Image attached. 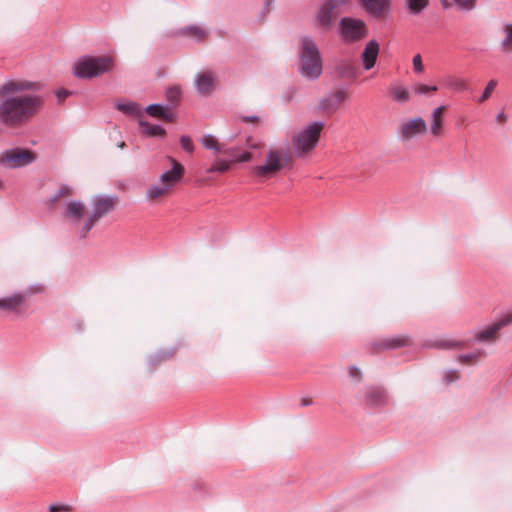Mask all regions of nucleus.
Returning <instances> with one entry per match:
<instances>
[{"instance_id": "f257e3e1", "label": "nucleus", "mask_w": 512, "mask_h": 512, "mask_svg": "<svg viewBox=\"0 0 512 512\" xmlns=\"http://www.w3.org/2000/svg\"><path fill=\"white\" fill-rule=\"evenodd\" d=\"M34 84L28 81L8 80L0 85V122L10 128H19L28 123L42 108L44 100L36 94H15L31 90Z\"/></svg>"}, {"instance_id": "f03ea898", "label": "nucleus", "mask_w": 512, "mask_h": 512, "mask_svg": "<svg viewBox=\"0 0 512 512\" xmlns=\"http://www.w3.org/2000/svg\"><path fill=\"white\" fill-rule=\"evenodd\" d=\"M119 198L115 195H97L92 199L91 211L81 201L66 203V223L79 239H84L93 226L115 210Z\"/></svg>"}, {"instance_id": "7ed1b4c3", "label": "nucleus", "mask_w": 512, "mask_h": 512, "mask_svg": "<svg viewBox=\"0 0 512 512\" xmlns=\"http://www.w3.org/2000/svg\"><path fill=\"white\" fill-rule=\"evenodd\" d=\"M291 162L292 157L288 151L271 147L265 152L264 162L252 168V174L264 182L275 177Z\"/></svg>"}, {"instance_id": "20e7f679", "label": "nucleus", "mask_w": 512, "mask_h": 512, "mask_svg": "<svg viewBox=\"0 0 512 512\" xmlns=\"http://www.w3.org/2000/svg\"><path fill=\"white\" fill-rule=\"evenodd\" d=\"M173 167L160 176V182L149 186L146 190V199L157 203L165 200L172 193L173 188L180 182L184 175V167L174 159H171Z\"/></svg>"}, {"instance_id": "39448f33", "label": "nucleus", "mask_w": 512, "mask_h": 512, "mask_svg": "<svg viewBox=\"0 0 512 512\" xmlns=\"http://www.w3.org/2000/svg\"><path fill=\"white\" fill-rule=\"evenodd\" d=\"M300 73L309 79H317L322 73L319 49L310 37H303L299 44Z\"/></svg>"}, {"instance_id": "423d86ee", "label": "nucleus", "mask_w": 512, "mask_h": 512, "mask_svg": "<svg viewBox=\"0 0 512 512\" xmlns=\"http://www.w3.org/2000/svg\"><path fill=\"white\" fill-rule=\"evenodd\" d=\"M324 128L322 122H313L292 136V147L296 154L304 156L310 153L318 144Z\"/></svg>"}, {"instance_id": "0eeeda50", "label": "nucleus", "mask_w": 512, "mask_h": 512, "mask_svg": "<svg viewBox=\"0 0 512 512\" xmlns=\"http://www.w3.org/2000/svg\"><path fill=\"white\" fill-rule=\"evenodd\" d=\"M113 58L109 56L84 57L74 65V74L79 78L91 79L113 69Z\"/></svg>"}, {"instance_id": "6e6552de", "label": "nucleus", "mask_w": 512, "mask_h": 512, "mask_svg": "<svg viewBox=\"0 0 512 512\" xmlns=\"http://www.w3.org/2000/svg\"><path fill=\"white\" fill-rule=\"evenodd\" d=\"M340 35L344 42L353 43L367 37L368 28L363 20L344 17L339 22Z\"/></svg>"}, {"instance_id": "1a4fd4ad", "label": "nucleus", "mask_w": 512, "mask_h": 512, "mask_svg": "<svg viewBox=\"0 0 512 512\" xmlns=\"http://www.w3.org/2000/svg\"><path fill=\"white\" fill-rule=\"evenodd\" d=\"M36 155L29 149L13 148L0 155V163L9 168L16 169L32 164Z\"/></svg>"}, {"instance_id": "9d476101", "label": "nucleus", "mask_w": 512, "mask_h": 512, "mask_svg": "<svg viewBox=\"0 0 512 512\" xmlns=\"http://www.w3.org/2000/svg\"><path fill=\"white\" fill-rule=\"evenodd\" d=\"M512 323V311L502 316L486 329L478 332L475 339L480 342H495L499 338V331Z\"/></svg>"}, {"instance_id": "9b49d317", "label": "nucleus", "mask_w": 512, "mask_h": 512, "mask_svg": "<svg viewBox=\"0 0 512 512\" xmlns=\"http://www.w3.org/2000/svg\"><path fill=\"white\" fill-rule=\"evenodd\" d=\"M427 132V124L421 117H416L403 122L399 128L402 140L408 141Z\"/></svg>"}, {"instance_id": "f8f14e48", "label": "nucleus", "mask_w": 512, "mask_h": 512, "mask_svg": "<svg viewBox=\"0 0 512 512\" xmlns=\"http://www.w3.org/2000/svg\"><path fill=\"white\" fill-rule=\"evenodd\" d=\"M412 340L408 335H396L385 337L372 344L373 351L379 353L385 350L399 349L411 345Z\"/></svg>"}, {"instance_id": "ddd939ff", "label": "nucleus", "mask_w": 512, "mask_h": 512, "mask_svg": "<svg viewBox=\"0 0 512 512\" xmlns=\"http://www.w3.org/2000/svg\"><path fill=\"white\" fill-rule=\"evenodd\" d=\"M364 399L366 405L372 408L384 407L389 401L386 389L379 386L367 388Z\"/></svg>"}, {"instance_id": "4468645a", "label": "nucleus", "mask_w": 512, "mask_h": 512, "mask_svg": "<svg viewBox=\"0 0 512 512\" xmlns=\"http://www.w3.org/2000/svg\"><path fill=\"white\" fill-rule=\"evenodd\" d=\"M195 86L198 93L209 95L215 88V75L211 71L201 72L195 77Z\"/></svg>"}, {"instance_id": "2eb2a0df", "label": "nucleus", "mask_w": 512, "mask_h": 512, "mask_svg": "<svg viewBox=\"0 0 512 512\" xmlns=\"http://www.w3.org/2000/svg\"><path fill=\"white\" fill-rule=\"evenodd\" d=\"M446 110L447 107L441 105L431 112L430 132L434 137H440L443 134L444 114Z\"/></svg>"}, {"instance_id": "dca6fc26", "label": "nucleus", "mask_w": 512, "mask_h": 512, "mask_svg": "<svg viewBox=\"0 0 512 512\" xmlns=\"http://www.w3.org/2000/svg\"><path fill=\"white\" fill-rule=\"evenodd\" d=\"M25 301L26 295L23 293H16L9 297L0 298V310L19 313Z\"/></svg>"}, {"instance_id": "f3484780", "label": "nucleus", "mask_w": 512, "mask_h": 512, "mask_svg": "<svg viewBox=\"0 0 512 512\" xmlns=\"http://www.w3.org/2000/svg\"><path fill=\"white\" fill-rule=\"evenodd\" d=\"M379 54V44L375 40H370L363 52H362V61L363 66L366 70H370L376 63L377 57Z\"/></svg>"}, {"instance_id": "a211bd4d", "label": "nucleus", "mask_w": 512, "mask_h": 512, "mask_svg": "<svg viewBox=\"0 0 512 512\" xmlns=\"http://www.w3.org/2000/svg\"><path fill=\"white\" fill-rule=\"evenodd\" d=\"M362 7L370 14L380 16L389 7V0H360Z\"/></svg>"}, {"instance_id": "6ab92c4d", "label": "nucleus", "mask_w": 512, "mask_h": 512, "mask_svg": "<svg viewBox=\"0 0 512 512\" xmlns=\"http://www.w3.org/2000/svg\"><path fill=\"white\" fill-rule=\"evenodd\" d=\"M64 198V184H60L56 191L43 201V208L47 212H54Z\"/></svg>"}, {"instance_id": "aec40b11", "label": "nucleus", "mask_w": 512, "mask_h": 512, "mask_svg": "<svg viewBox=\"0 0 512 512\" xmlns=\"http://www.w3.org/2000/svg\"><path fill=\"white\" fill-rule=\"evenodd\" d=\"M146 113L152 117L162 119L167 122L173 120V113L171 109L159 104H151L147 106Z\"/></svg>"}, {"instance_id": "412c9836", "label": "nucleus", "mask_w": 512, "mask_h": 512, "mask_svg": "<svg viewBox=\"0 0 512 512\" xmlns=\"http://www.w3.org/2000/svg\"><path fill=\"white\" fill-rule=\"evenodd\" d=\"M201 144L209 150L214 151L216 154L224 153L227 155H232V149H224V145L221 144L216 137L213 135H204L201 139Z\"/></svg>"}, {"instance_id": "4be33fe9", "label": "nucleus", "mask_w": 512, "mask_h": 512, "mask_svg": "<svg viewBox=\"0 0 512 512\" xmlns=\"http://www.w3.org/2000/svg\"><path fill=\"white\" fill-rule=\"evenodd\" d=\"M336 73L345 79H354L356 77V67L350 60H341L336 65Z\"/></svg>"}, {"instance_id": "5701e85b", "label": "nucleus", "mask_w": 512, "mask_h": 512, "mask_svg": "<svg viewBox=\"0 0 512 512\" xmlns=\"http://www.w3.org/2000/svg\"><path fill=\"white\" fill-rule=\"evenodd\" d=\"M336 17V14H334L333 11L328 9L327 4L324 2L317 14V21L321 27L329 29Z\"/></svg>"}, {"instance_id": "b1692460", "label": "nucleus", "mask_w": 512, "mask_h": 512, "mask_svg": "<svg viewBox=\"0 0 512 512\" xmlns=\"http://www.w3.org/2000/svg\"><path fill=\"white\" fill-rule=\"evenodd\" d=\"M179 35L188 36L197 41H204L207 38L208 33L200 26L191 25L180 29Z\"/></svg>"}, {"instance_id": "393cba45", "label": "nucleus", "mask_w": 512, "mask_h": 512, "mask_svg": "<svg viewBox=\"0 0 512 512\" xmlns=\"http://www.w3.org/2000/svg\"><path fill=\"white\" fill-rule=\"evenodd\" d=\"M443 85L454 91H464L468 88L467 81L461 77L448 75L443 79Z\"/></svg>"}, {"instance_id": "a878e982", "label": "nucleus", "mask_w": 512, "mask_h": 512, "mask_svg": "<svg viewBox=\"0 0 512 512\" xmlns=\"http://www.w3.org/2000/svg\"><path fill=\"white\" fill-rule=\"evenodd\" d=\"M389 94L394 101L402 104L407 103L411 98V94L407 88L397 85L389 88Z\"/></svg>"}, {"instance_id": "bb28decb", "label": "nucleus", "mask_w": 512, "mask_h": 512, "mask_svg": "<svg viewBox=\"0 0 512 512\" xmlns=\"http://www.w3.org/2000/svg\"><path fill=\"white\" fill-rule=\"evenodd\" d=\"M142 132L148 136H164L165 130L159 125L150 124L149 122L140 120Z\"/></svg>"}, {"instance_id": "cd10ccee", "label": "nucleus", "mask_w": 512, "mask_h": 512, "mask_svg": "<svg viewBox=\"0 0 512 512\" xmlns=\"http://www.w3.org/2000/svg\"><path fill=\"white\" fill-rule=\"evenodd\" d=\"M405 3L410 13L417 15L429 5V0H405Z\"/></svg>"}, {"instance_id": "c85d7f7f", "label": "nucleus", "mask_w": 512, "mask_h": 512, "mask_svg": "<svg viewBox=\"0 0 512 512\" xmlns=\"http://www.w3.org/2000/svg\"><path fill=\"white\" fill-rule=\"evenodd\" d=\"M504 39L501 42V48L505 53L512 52V24H506L503 28Z\"/></svg>"}, {"instance_id": "c756f323", "label": "nucleus", "mask_w": 512, "mask_h": 512, "mask_svg": "<svg viewBox=\"0 0 512 512\" xmlns=\"http://www.w3.org/2000/svg\"><path fill=\"white\" fill-rule=\"evenodd\" d=\"M324 2L336 16L342 12L344 7L350 4V0H325Z\"/></svg>"}, {"instance_id": "7c9ffc66", "label": "nucleus", "mask_w": 512, "mask_h": 512, "mask_svg": "<svg viewBox=\"0 0 512 512\" xmlns=\"http://www.w3.org/2000/svg\"><path fill=\"white\" fill-rule=\"evenodd\" d=\"M232 163H233L232 160L231 161H225V160L218 159L208 169V172H210V173H212V172L225 173V172H227L230 169Z\"/></svg>"}, {"instance_id": "2f4dec72", "label": "nucleus", "mask_w": 512, "mask_h": 512, "mask_svg": "<svg viewBox=\"0 0 512 512\" xmlns=\"http://www.w3.org/2000/svg\"><path fill=\"white\" fill-rule=\"evenodd\" d=\"M117 109L129 115L138 113V106L133 102L119 103L117 104Z\"/></svg>"}, {"instance_id": "473e14b6", "label": "nucleus", "mask_w": 512, "mask_h": 512, "mask_svg": "<svg viewBox=\"0 0 512 512\" xmlns=\"http://www.w3.org/2000/svg\"><path fill=\"white\" fill-rule=\"evenodd\" d=\"M496 86H497V81H495V80H490V81L487 83V85H486V87H485V89H484V91H483L482 96L478 99V102H479V103H483V102H485L486 100H488V99L490 98L491 94L493 93V91H494V89H495V87H496Z\"/></svg>"}, {"instance_id": "72a5a7b5", "label": "nucleus", "mask_w": 512, "mask_h": 512, "mask_svg": "<svg viewBox=\"0 0 512 512\" xmlns=\"http://www.w3.org/2000/svg\"><path fill=\"white\" fill-rule=\"evenodd\" d=\"M481 356H482L481 352L471 353V354L459 356L458 360L462 364H474L480 359Z\"/></svg>"}, {"instance_id": "f704fd0d", "label": "nucleus", "mask_w": 512, "mask_h": 512, "mask_svg": "<svg viewBox=\"0 0 512 512\" xmlns=\"http://www.w3.org/2000/svg\"><path fill=\"white\" fill-rule=\"evenodd\" d=\"M462 10L470 11L475 8L477 0H454Z\"/></svg>"}, {"instance_id": "c9c22d12", "label": "nucleus", "mask_w": 512, "mask_h": 512, "mask_svg": "<svg viewBox=\"0 0 512 512\" xmlns=\"http://www.w3.org/2000/svg\"><path fill=\"white\" fill-rule=\"evenodd\" d=\"M436 86H428L425 84H417L414 86V92L417 94H427L429 92H436Z\"/></svg>"}, {"instance_id": "e433bc0d", "label": "nucleus", "mask_w": 512, "mask_h": 512, "mask_svg": "<svg viewBox=\"0 0 512 512\" xmlns=\"http://www.w3.org/2000/svg\"><path fill=\"white\" fill-rule=\"evenodd\" d=\"M180 93L181 92L178 87H171L167 90L166 97L170 102L175 103L178 101Z\"/></svg>"}, {"instance_id": "4c0bfd02", "label": "nucleus", "mask_w": 512, "mask_h": 512, "mask_svg": "<svg viewBox=\"0 0 512 512\" xmlns=\"http://www.w3.org/2000/svg\"><path fill=\"white\" fill-rule=\"evenodd\" d=\"M180 144H181V147L189 152V153H192L193 150H194V144L192 142V139L188 136H182L180 138Z\"/></svg>"}, {"instance_id": "58836bf2", "label": "nucleus", "mask_w": 512, "mask_h": 512, "mask_svg": "<svg viewBox=\"0 0 512 512\" xmlns=\"http://www.w3.org/2000/svg\"><path fill=\"white\" fill-rule=\"evenodd\" d=\"M413 67L416 72H422L424 69L423 64H422V59L419 54H417L413 57Z\"/></svg>"}, {"instance_id": "ea45409f", "label": "nucleus", "mask_w": 512, "mask_h": 512, "mask_svg": "<svg viewBox=\"0 0 512 512\" xmlns=\"http://www.w3.org/2000/svg\"><path fill=\"white\" fill-rule=\"evenodd\" d=\"M252 159V153L244 152L240 156L232 160L233 163L249 162Z\"/></svg>"}, {"instance_id": "a19ab883", "label": "nucleus", "mask_w": 512, "mask_h": 512, "mask_svg": "<svg viewBox=\"0 0 512 512\" xmlns=\"http://www.w3.org/2000/svg\"><path fill=\"white\" fill-rule=\"evenodd\" d=\"M334 98L339 103H342V102L346 101V99L348 98V93L345 90H338L334 94Z\"/></svg>"}, {"instance_id": "79ce46f5", "label": "nucleus", "mask_w": 512, "mask_h": 512, "mask_svg": "<svg viewBox=\"0 0 512 512\" xmlns=\"http://www.w3.org/2000/svg\"><path fill=\"white\" fill-rule=\"evenodd\" d=\"M48 509L50 512L64 511V503L51 504Z\"/></svg>"}, {"instance_id": "37998d69", "label": "nucleus", "mask_w": 512, "mask_h": 512, "mask_svg": "<svg viewBox=\"0 0 512 512\" xmlns=\"http://www.w3.org/2000/svg\"><path fill=\"white\" fill-rule=\"evenodd\" d=\"M241 120L243 122H247V123H258L259 122V118L257 116H243V117H241Z\"/></svg>"}, {"instance_id": "c03bdc74", "label": "nucleus", "mask_w": 512, "mask_h": 512, "mask_svg": "<svg viewBox=\"0 0 512 512\" xmlns=\"http://www.w3.org/2000/svg\"><path fill=\"white\" fill-rule=\"evenodd\" d=\"M56 95H57L59 101H63L64 100V88L63 87L59 88L56 92Z\"/></svg>"}, {"instance_id": "a18cd8bd", "label": "nucleus", "mask_w": 512, "mask_h": 512, "mask_svg": "<svg viewBox=\"0 0 512 512\" xmlns=\"http://www.w3.org/2000/svg\"><path fill=\"white\" fill-rule=\"evenodd\" d=\"M506 120H507V117H506V115L504 113H499L497 115V121L499 123L504 124L506 122Z\"/></svg>"}, {"instance_id": "49530a36", "label": "nucleus", "mask_w": 512, "mask_h": 512, "mask_svg": "<svg viewBox=\"0 0 512 512\" xmlns=\"http://www.w3.org/2000/svg\"><path fill=\"white\" fill-rule=\"evenodd\" d=\"M248 145L251 147V148H257V149H260V148H263L264 147V143H253V142H250L248 141Z\"/></svg>"}, {"instance_id": "de8ad7c7", "label": "nucleus", "mask_w": 512, "mask_h": 512, "mask_svg": "<svg viewBox=\"0 0 512 512\" xmlns=\"http://www.w3.org/2000/svg\"><path fill=\"white\" fill-rule=\"evenodd\" d=\"M361 372L358 368H351L350 369V375L351 376H360Z\"/></svg>"}, {"instance_id": "09e8293b", "label": "nucleus", "mask_w": 512, "mask_h": 512, "mask_svg": "<svg viewBox=\"0 0 512 512\" xmlns=\"http://www.w3.org/2000/svg\"><path fill=\"white\" fill-rule=\"evenodd\" d=\"M301 404H302L303 406H308V405L312 404V400H311V399L303 398V399L301 400Z\"/></svg>"}, {"instance_id": "8fccbe9b", "label": "nucleus", "mask_w": 512, "mask_h": 512, "mask_svg": "<svg viewBox=\"0 0 512 512\" xmlns=\"http://www.w3.org/2000/svg\"><path fill=\"white\" fill-rule=\"evenodd\" d=\"M442 5H443L445 8L449 7V3L447 2V0H443V1H442Z\"/></svg>"}, {"instance_id": "3c124183", "label": "nucleus", "mask_w": 512, "mask_h": 512, "mask_svg": "<svg viewBox=\"0 0 512 512\" xmlns=\"http://www.w3.org/2000/svg\"><path fill=\"white\" fill-rule=\"evenodd\" d=\"M65 193H66V197L72 194L70 189H68L67 187H66Z\"/></svg>"}, {"instance_id": "603ef678", "label": "nucleus", "mask_w": 512, "mask_h": 512, "mask_svg": "<svg viewBox=\"0 0 512 512\" xmlns=\"http://www.w3.org/2000/svg\"><path fill=\"white\" fill-rule=\"evenodd\" d=\"M118 146H119V148H124L125 147V142H121Z\"/></svg>"}, {"instance_id": "864d4df0", "label": "nucleus", "mask_w": 512, "mask_h": 512, "mask_svg": "<svg viewBox=\"0 0 512 512\" xmlns=\"http://www.w3.org/2000/svg\"><path fill=\"white\" fill-rule=\"evenodd\" d=\"M4 188V183L0 180V189Z\"/></svg>"}]
</instances>
